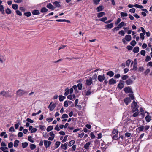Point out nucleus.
I'll list each match as a JSON object with an SVG mask.
<instances>
[{"label": "nucleus", "mask_w": 152, "mask_h": 152, "mask_svg": "<svg viewBox=\"0 0 152 152\" xmlns=\"http://www.w3.org/2000/svg\"><path fill=\"white\" fill-rule=\"evenodd\" d=\"M16 94L18 96L21 97L22 96L27 95L28 94V92L25 90L20 89L16 91Z\"/></svg>", "instance_id": "1"}, {"label": "nucleus", "mask_w": 152, "mask_h": 152, "mask_svg": "<svg viewBox=\"0 0 152 152\" xmlns=\"http://www.w3.org/2000/svg\"><path fill=\"white\" fill-rule=\"evenodd\" d=\"M2 96L6 97H11L12 96L8 91L6 92L5 91H3L0 92V96Z\"/></svg>", "instance_id": "2"}, {"label": "nucleus", "mask_w": 152, "mask_h": 152, "mask_svg": "<svg viewBox=\"0 0 152 152\" xmlns=\"http://www.w3.org/2000/svg\"><path fill=\"white\" fill-rule=\"evenodd\" d=\"M137 102L134 100L131 104V107H133L132 110L133 112L138 110V107H137Z\"/></svg>", "instance_id": "3"}, {"label": "nucleus", "mask_w": 152, "mask_h": 152, "mask_svg": "<svg viewBox=\"0 0 152 152\" xmlns=\"http://www.w3.org/2000/svg\"><path fill=\"white\" fill-rule=\"evenodd\" d=\"M86 85L88 86H90L92 84H93L92 80V78L90 77L89 79H87L86 80Z\"/></svg>", "instance_id": "4"}, {"label": "nucleus", "mask_w": 152, "mask_h": 152, "mask_svg": "<svg viewBox=\"0 0 152 152\" xmlns=\"http://www.w3.org/2000/svg\"><path fill=\"white\" fill-rule=\"evenodd\" d=\"M124 90L126 93H133L132 89L129 87L124 88Z\"/></svg>", "instance_id": "5"}, {"label": "nucleus", "mask_w": 152, "mask_h": 152, "mask_svg": "<svg viewBox=\"0 0 152 152\" xmlns=\"http://www.w3.org/2000/svg\"><path fill=\"white\" fill-rule=\"evenodd\" d=\"M105 79L104 75H99L98 77V79L100 82H102Z\"/></svg>", "instance_id": "6"}, {"label": "nucleus", "mask_w": 152, "mask_h": 152, "mask_svg": "<svg viewBox=\"0 0 152 152\" xmlns=\"http://www.w3.org/2000/svg\"><path fill=\"white\" fill-rule=\"evenodd\" d=\"M56 103H54L51 105V104H49L48 106V108L51 111H53L56 107Z\"/></svg>", "instance_id": "7"}, {"label": "nucleus", "mask_w": 152, "mask_h": 152, "mask_svg": "<svg viewBox=\"0 0 152 152\" xmlns=\"http://www.w3.org/2000/svg\"><path fill=\"white\" fill-rule=\"evenodd\" d=\"M124 81H120L118 84V87L121 90L124 87Z\"/></svg>", "instance_id": "8"}, {"label": "nucleus", "mask_w": 152, "mask_h": 152, "mask_svg": "<svg viewBox=\"0 0 152 152\" xmlns=\"http://www.w3.org/2000/svg\"><path fill=\"white\" fill-rule=\"evenodd\" d=\"M116 82V80H114L113 78H112L110 79L109 81V84L110 85H113L115 84Z\"/></svg>", "instance_id": "9"}, {"label": "nucleus", "mask_w": 152, "mask_h": 152, "mask_svg": "<svg viewBox=\"0 0 152 152\" xmlns=\"http://www.w3.org/2000/svg\"><path fill=\"white\" fill-rule=\"evenodd\" d=\"M46 7L47 8L51 9L52 10H54L55 8V7H54L51 3L48 4Z\"/></svg>", "instance_id": "10"}, {"label": "nucleus", "mask_w": 152, "mask_h": 152, "mask_svg": "<svg viewBox=\"0 0 152 152\" xmlns=\"http://www.w3.org/2000/svg\"><path fill=\"white\" fill-rule=\"evenodd\" d=\"M125 40L128 42L130 41L132 39L131 35H126L125 37Z\"/></svg>", "instance_id": "11"}, {"label": "nucleus", "mask_w": 152, "mask_h": 152, "mask_svg": "<svg viewBox=\"0 0 152 152\" xmlns=\"http://www.w3.org/2000/svg\"><path fill=\"white\" fill-rule=\"evenodd\" d=\"M131 100L130 98L127 97L124 99V102L126 105L130 103L131 102Z\"/></svg>", "instance_id": "12"}, {"label": "nucleus", "mask_w": 152, "mask_h": 152, "mask_svg": "<svg viewBox=\"0 0 152 152\" xmlns=\"http://www.w3.org/2000/svg\"><path fill=\"white\" fill-rule=\"evenodd\" d=\"M67 145L68 143L67 142L64 144H62L61 145V147L62 149L64 150H66L67 147Z\"/></svg>", "instance_id": "13"}, {"label": "nucleus", "mask_w": 152, "mask_h": 152, "mask_svg": "<svg viewBox=\"0 0 152 152\" xmlns=\"http://www.w3.org/2000/svg\"><path fill=\"white\" fill-rule=\"evenodd\" d=\"M133 83V80L131 78L129 79L126 81V83L127 85H129L132 84Z\"/></svg>", "instance_id": "14"}, {"label": "nucleus", "mask_w": 152, "mask_h": 152, "mask_svg": "<svg viewBox=\"0 0 152 152\" xmlns=\"http://www.w3.org/2000/svg\"><path fill=\"white\" fill-rule=\"evenodd\" d=\"M113 23H111L110 24H107L105 25V28L108 29L111 28L113 26Z\"/></svg>", "instance_id": "15"}, {"label": "nucleus", "mask_w": 152, "mask_h": 152, "mask_svg": "<svg viewBox=\"0 0 152 152\" xmlns=\"http://www.w3.org/2000/svg\"><path fill=\"white\" fill-rule=\"evenodd\" d=\"M73 89L74 90H77V86L76 85H75L73 86L72 88H71L69 90V91L70 94H72L73 92Z\"/></svg>", "instance_id": "16"}, {"label": "nucleus", "mask_w": 152, "mask_h": 152, "mask_svg": "<svg viewBox=\"0 0 152 152\" xmlns=\"http://www.w3.org/2000/svg\"><path fill=\"white\" fill-rule=\"evenodd\" d=\"M91 144V142H89L86 143V145L84 146L83 148H84L87 150L88 149L89 147Z\"/></svg>", "instance_id": "17"}, {"label": "nucleus", "mask_w": 152, "mask_h": 152, "mask_svg": "<svg viewBox=\"0 0 152 152\" xmlns=\"http://www.w3.org/2000/svg\"><path fill=\"white\" fill-rule=\"evenodd\" d=\"M107 75L110 77H113L114 75V72L112 71H110L107 72Z\"/></svg>", "instance_id": "18"}, {"label": "nucleus", "mask_w": 152, "mask_h": 152, "mask_svg": "<svg viewBox=\"0 0 152 152\" xmlns=\"http://www.w3.org/2000/svg\"><path fill=\"white\" fill-rule=\"evenodd\" d=\"M53 4L57 7H61V5L59 4V2L57 1L54 2L53 3Z\"/></svg>", "instance_id": "19"}, {"label": "nucleus", "mask_w": 152, "mask_h": 152, "mask_svg": "<svg viewBox=\"0 0 152 152\" xmlns=\"http://www.w3.org/2000/svg\"><path fill=\"white\" fill-rule=\"evenodd\" d=\"M32 13L34 15H38L39 14V12L38 10H35L32 12Z\"/></svg>", "instance_id": "20"}, {"label": "nucleus", "mask_w": 152, "mask_h": 152, "mask_svg": "<svg viewBox=\"0 0 152 152\" xmlns=\"http://www.w3.org/2000/svg\"><path fill=\"white\" fill-rule=\"evenodd\" d=\"M105 15V13L104 12H101L97 14V17L98 18H100L101 17Z\"/></svg>", "instance_id": "21"}, {"label": "nucleus", "mask_w": 152, "mask_h": 152, "mask_svg": "<svg viewBox=\"0 0 152 152\" xmlns=\"http://www.w3.org/2000/svg\"><path fill=\"white\" fill-rule=\"evenodd\" d=\"M133 52L135 53H137L139 51V48L137 46L135 47L133 50Z\"/></svg>", "instance_id": "22"}, {"label": "nucleus", "mask_w": 152, "mask_h": 152, "mask_svg": "<svg viewBox=\"0 0 152 152\" xmlns=\"http://www.w3.org/2000/svg\"><path fill=\"white\" fill-rule=\"evenodd\" d=\"M151 117V116H150L148 115L146 116L145 117V119L146 121L148 122H149L150 121Z\"/></svg>", "instance_id": "23"}, {"label": "nucleus", "mask_w": 152, "mask_h": 152, "mask_svg": "<svg viewBox=\"0 0 152 152\" xmlns=\"http://www.w3.org/2000/svg\"><path fill=\"white\" fill-rule=\"evenodd\" d=\"M48 11V10L45 7H44L42 8L40 10V12H47Z\"/></svg>", "instance_id": "24"}, {"label": "nucleus", "mask_w": 152, "mask_h": 152, "mask_svg": "<svg viewBox=\"0 0 152 152\" xmlns=\"http://www.w3.org/2000/svg\"><path fill=\"white\" fill-rule=\"evenodd\" d=\"M137 64H133V68L131 69L132 70L136 71L137 70Z\"/></svg>", "instance_id": "25"}, {"label": "nucleus", "mask_w": 152, "mask_h": 152, "mask_svg": "<svg viewBox=\"0 0 152 152\" xmlns=\"http://www.w3.org/2000/svg\"><path fill=\"white\" fill-rule=\"evenodd\" d=\"M60 143L61 142L59 141H57L56 142L55 147V149L57 148L59 146Z\"/></svg>", "instance_id": "26"}, {"label": "nucleus", "mask_w": 152, "mask_h": 152, "mask_svg": "<svg viewBox=\"0 0 152 152\" xmlns=\"http://www.w3.org/2000/svg\"><path fill=\"white\" fill-rule=\"evenodd\" d=\"M53 126H48L46 130L48 132H49L53 129Z\"/></svg>", "instance_id": "27"}, {"label": "nucleus", "mask_w": 152, "mask_h": 152, "mask_svg": "<svg viewBox=\"0 0 152 152\" xmlns=\"http://www.w3.org/2000/svg\"><path fill=\"white\" fill-rule=\"evenodd\" d=\"M30 148L31 150H34L36 148V145L33 144H31L30 145Z\"/></svg>", "instance_id": "28"}, {"label": "nucleus", "mask_w": 152, "mask_h": 152, "mask_svg": "<svg viewBox=\"0 0 152 152\" xmlns=\"http://www.w3.org/2000/svg\"><path fill=\"white\" fill-rule=\"evenodd\" d=\"M19 142V141L18 140H15L14 143V146L15 147H17L18 146V143Z\"/></svg>", "instance_id": "29"}, {"label": "nucleus", "mask_w": 152, "mask_h": 152, "mask_svg": "<svg viewBox=\"0 0 152 152\" xmlns=\"http://www.w3.org/2000/svg\"><path fill=\"white\" fill-rule=\"evenodd\" d=\"M22 147L24 148H26L28 145V143L27 142H22Z\"/></svg>", "instance_id": "30"}, {"label": "nucleus", "mask_w": 152, "mask_h": 152, "mask_svg": "<svg viewBox=\"0 0 152 152\" xmlns=\"http://www.w3.org/2000/svg\"><path fill=\"white\" fill-rule=\"evenodd\" d=\"M65 92L64 94V96H67V95L69 93V89L68 88H66L65 90Z\"/></svg>", "instance_id": "31"}, {"label": "nucleus", "mask_w": 152, "mask_h": 152, "mask_svg": "<svg viewBox=\"0 0 152 152\" xmlns=\"http://www.w3.org/2000/svg\"><path fill=\"white\" fill-rule=\"evenodd\" d=\"M65 98V97L63 96L62 95H60L59 96V100L61 102L63 101Z\"/></svg>", "instance_id": "32"}, {"label": "nucleus", "mask_w": 152, "mask_h": 152, "mask_svg": "<svg viewBox=\"0 0 152 152\" xmlns=\"http://www.w3.org/2000/svg\"><path fill=\"white\" fill-rule=\"evenodd\" d=\"M75 143V141L74 140H72L70 141L68 145L69 147L72 146L73 144Z\"/></svg>", "instance_id": "33"}, {"label": "nucleus", "mask_w": 152, "mask_h": 152, "mask_svg": "<svg viewBox=\"0 0 152 152\" xmlns=\"http://www.w3.org/2000/svg\"><path fill=\"white\" fill-rule=\"evenodd\" d=\"M12 7L15 10H16L18 8V5L16 4H13L12 5Z\"/></svg>", "instance_id": "34"}, {"label": "nucleus", "mask_w": 152, "mask_h": 152, "mask_svg": "<svg viewBox=\"0 0 152 152\" xmlns=\"http://www.w3.org/2000/svg\"><path fill=\"white\" fill-rule=\"evenodd\" d=\"M102 6H99L98 7L96 8V10L97 12H99L102 11L103 10Z\"/></svg>", "instance_id": "35"}, {"label": "nucleus", "mask_w": 152, "mask_h": 152, "mask_svg": "<svg viewBox=\"0 0 152 152\" xmlns=\"http://www.w3.org/2000/svg\"><path fill=\"white\" fill-rule=\"evenodd\" d=\"M92 91L91 90V89L88 90V91H87L86 95L87 96H88L91 94L92 93Z\"/></svg>", "instance_id": "36"}, {"label": "nucleus", "mask_w": 152, "mask_h": 152, "mask_svg": "<svg viewBox=\"0 0 152 152\" xmlns=\"http://www.w3.org/2000/svg\"><path fill=\"white\" fill-rule=\"evenodd\" d=\"M107 20V18L106 17H103L99 19V20L102 22H104Z\"/></svg>", "instance_id": "37"}, {"label": "nucleus", "mask_w": 152, "mask_h": 152, "mask_svg": "<svg viewBox=\"0 0 152 152\" xmlns=\"http://www.w3.org/2000/svg\"><path fill=\"white\" fill-rule=\"evenodd\" d=\"M144 128V126H141L137 128L136 130H138L139 131H142L143 130Z\"/></svg>", "instance_id": "38"}, {"label": "nucleus", "mask_w": 152, "mask_h": 152, "mask_svg": "<svg viewBox=\"0 0 152 152\" xmlns=\"http://www.w3.org/2000/svg\"><path fill=\"white\" fill-rule=\"evenodd\" d=\"M28 140L31 142H34V141L33 140L32 137L31 136H28Z\"/></svg>", "instance_id": "39"}, {"label": "nucleus", "mask_w": 152, "mask_h": 152, "mask_svg": "<svg viewBox=\"0 0 152 152\" xmlns=\"http://www.w3.org/2000/svg\"><path fill=\"white\" fill-rule=\"evenodd\" d=\"M134 7H136L137 8H140V9H142L143 8V6H142V5H140L139 4H135L134 5Z\"/></svg>", "instance_id": "40"}, {"label": "nucleus", "mask_w": 152, "mask_h": 152, "mask_svg": "<svg viewBox=\"0 0 152 152\" xmlns=\"http://www.w3.org/2000/svg\"><path fill=\"white\" fill-rule=\"evenodd\" d=\"M24 14L25 16H26L27 17H29L31 15V13L30 12H25L24 13Z\"/></svg>", "instance_id": "41"}, {"label": "nucleus", "mask_w": 152, "mask_h": 152, "mask_svg": "<svg viewBox=\"0 0 152 152\" xmlns=\"http://www.w3.org/2000/svg\"><path fill=\"white\" fill-rule=\"evenodd\" d=\"M77 86L79 90H81L82 88V84L81 83H78L77 85Z\"/></svg>", "instance_id": "42"}, {"label": "nucleus", "mask_w": 152, "mask_h": 152, "mask_svg": "<svg viewBox=\"0 0 152 152\" xmlns=\"http://www.w3.org/2000/svg\"><path fill=\"white\" fill-rule=\"evenodd\" d=\"M121 16L122 17H126L128 15L126 13L121 12Z\"/></svg>", "instance_id": "43"}, {"label": "nucleus", "mask_w": 152, "mask_h": 152, "mask_svg": "<svg viewBox=\"0 0 152 152\" xmlns=\"http://www.w3.org/2000/svg\"><path fill=\"white\" fill-rule=\"evenodd\" d=\"M5 11L6 13L7 14H9L11 13V11L9 8H7Z\"/></svg>", "instance_id": "44"}, {"label": "nucleus", "mask_w": 152, "mask_h": 152, "mask_svg": "<svg viewBox=\"0 0 152 152\" xmlns=\"http://www.w3.org/2000/svg\"><path fill=\"white\" fill-rule=\"evenodd\" d=\"M131 62V60L130 59H128L126 61V65L127 66H129V64Z\"/></svg>", "instance_id": "45"}, {"label": "nucleus", "mask_w": 152, "mask_h": 152, "mask_svg": "<svg viewBox=\"0 0 152 152\" xmlns=\"http://www.w3.org/2000/svg\"><path fill=\"white\" fill-rule=\"evenodd\" d=\"M151 58L150 57V56H149L148 55L146 57V58L145 59V61L146 62H148L149 61L151 60Z\"/></svg>", "instance_id": "46"}, {"label": "nucleus", "mask_w": 152, "mask_h": 152, "mask_svg": "<svg viewBox=\"0 0 152 152\" xmlns=\"http://www.w3.org/2000/svg\"><path fill=\"white\" fill-rule=\"evenodd\" d=\"M128 77V76L126 75H123L122 76L121 78L123 80H126Z\"/></svg>", "instance_id": "47"}, {"label": "nucleus", "mask_w": 152, "mask_h": 152, "mask_svg": "<svg viewBox=\"0 0 152 152\" xmlns=\"http://www.w3.org/2000/svg\"><path fill=\"white\" fill-rule=\"evenodd\" d=\"M100 0H93L94 4L96 5L99 4Z\"/></svg>", "instance_id": "48"}, {"label": "nucleus", "mask_w": 152, "mask_h": 152, "mask_svg": "<svg viewBox=\"0 0 152 152\" xmlns=\"http://www.w3.org/2000/svg\"><path fill=\"white\" fill-rule=\"evenodd\" d=\"M144 69L143 67L141 66L138 69V71L140 72H143Z\"/></svg>", "instance_id": "49"}, {"label": "nucleus", "mask_w": 152, "mask_h": 152, "mask_svg": "<svg viewBox=\"0 0 152 152\" xmlns=\"http://www.w3.org/2000/svg\"><path fill=\"white\" fill-rule=\"evenodd\" d=\"M124 25V22H121L118 25V26L120 28H122Z\"/></svg>", "instance_id": "50"}, {"label": "nucleus", "mask_w": 152, "mask_h": 152, "mask_svg": "<svg viewBox=\"0 0 152 152\" xmlns=\"http://www.w3.org/2000/svg\"><path fill=\"white\" fill-rule=\"evenodd\" d=\"M118 34H119L121 35L122 36H123L125 34V33L124 31L122 30L119 31Z\"/></svg>", "instance_id": "51"}, {"label": "nucleus", "mask_w": 152, "mask_h": 152, "mask_svg": "<svg viewBox=\"0 0 152 152\" xmlns=\"http://www.w3.org/2000/svg\"><path fill=\"white\" fill-rule=\"evenodd\" d=\"M48 141L47 140H44V144L46 148H48Z\"/></svg>", "instance_id": "52"}, {"label": "nucleus", "mask_w": 152, "mask_h": 152, "mask_svg": "<svg viewBox=\"0 0 152 152\" xmlns=\"http://www.w3.org/2000/svg\"><path fill=\"white\" fill-rule=\"evenodd\" d=\"M136 44V42L135 40H132L130 43L131 45L133 46H134Z\"/></svg>", "instance_id": "53"}, {"label": "nucleus", "mask_w": 152, "mask_h": 152, "mask_svg": "<svg viewBox=\"0 0 152 152\" xmlns=\"http://www.w3.org/2000/svg\"><path fill=\"white\" fill-rule=\"evenodd\" d=\"M68 137V135H66L64 137L63 140H62V142L63 143L64 142H65L67 140V139Z\"/></svg>", "instance_id": "54"}, {"label": "nucleus", "mask_w": 152, "mask_h": 152, "mask_svg": "<svg viewBox=\"0 0 152 152\" xmlns=\"http://www.w3.org/2000/svg\"><path fill=\"white\" fill-rule=\"evenodd\" d=\"M144 35L142 33H141L140 34V38L142 40H143L144 39Z\"/></svg>", "instance_id": "55"}, {"label": "nucleus", "mask_w": 152, "mask_h": 152, "mask_svg": "<svg viewBox=\"0 0 152 152\" xmlns=\"http://www.w3.org/2000/svg\"><path fill=\"white\" fill-rule=\"evenodd\" d=\"M68 116L67 114H63L61 117L62 118H68Z\"/></svg>", "instance_id": "56"}, {"label": "nucleus", "mask_w": 152, "mask_h": 152, "mask_svg": "<svg viewBox=\"0 0 152 152\" xmlns=\"http://www.w3.org/2000/svg\"><path fill=\"white\" fill-rule=\"evenodd\" d=\"M97 77V75L96 74H95L93 75V76H92V78H92V79L95 80H96Z\"/></svg>", "instance_id": "57"}, {"label": "nucleus", "mask_w": 152, "mask_h": 152, "mask_svg": "<svg viewBox=\"0 0 152 152\" xmlns=\"http://www.w3.org/2000/svg\"><path fill=\"white\" fill-rule=\"evenodd\" d=\"M16 14H17V15H19L20 16H21L22 15V13L18 10H17L16 11Z\"/></svg>", "instance_id": "58"}, {"label": "nucleus", "mask_w": 152, "mask_h": 152, "mask_svg": "<svg viewBox=\"0 0 152 152\" xmlns=\"http://www.w3.org/2000/svg\"><path fill=\"white\" fill-rule=\"evenodd\" d=\"M131 135V133L128 132H126L125 134V137H130Z\"/></svg>", "instance_id": "59"}, {"label": "nucleus", "mask_w": 152, "mask_h": 152, "mask_svg": "<svg viewBox=\"0 0 152 152\" xmlns=\"http://www.w3.org/2000/svg\"><path fill=\"white\" fill-rule=\"evenodd\" d=\"M90 137L92 139H94L95 138V136L94 134V133L93 132L90 133Z\"/></svg>", "instance_id": "60"}, {"label": "nucleus", "mask_w": 152, "mask_h": 152, "mask_svg": "<svg viewBox=\"0 0 152 152\" xmlns=\"http://www.w3.org/2000/svg\"><path fill=\"white\" fill-rule=\"evenodd\" d=\"M13 146V143L12 142H10L8 144V147L9 148H11Z\"/></svg>", "instance_id": "61"}, {"label": "nucleus", "mask_w": 152, "mask_h": 152, "mask_svg": "<svg viewBox=\"0 0 152 152\" xmlns=\"http://www.w3.org/2000/svg\"><path fill=\"white\" fill-rule=\"evenodd\" d=\"M112 138L113 139L117 140L119 138V137L118 136L115 135H114L112 137Z\"/></svg>", "instance_id": "62"}, {"label": "nucleus", "mask_w": 152, "mask_h": 152, "mask_svg": "<svg viewBox=\"0 0 152 152\" xmlns=\"http://www.w3.org/2000/svg\"><path fill=\"white\" fill-rule=\"evenodd\" d=\"M23 135V133L21 132H19L18 135V136L19 137H22Z\"/></svg>", "instance_id": "63"}, {"label": "nucleus", "mask_w": 152, "mask_h": 152, "mask_svg": "<svg viewBox=\"0 0 152 152\" xmlns=\"http://www.w3.org/2000/svg\"><path fill=\"white\" fill-rule=\"evenodd\" d=\"M140 54L141 55L145 56V50H142L140 52Z\"/></svg>", "instance_id": "64"}]
</instances>
